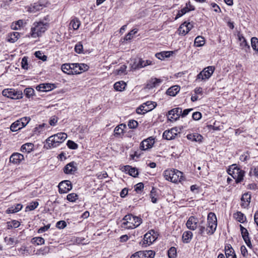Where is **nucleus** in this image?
<instances>
[{"mask_svg": "<svg viewBox=\"0 0 258 258\" xmlns=\"http://www.w3.org/2000/svg\"><path fill=\"white\" fill-rule=\"evenodd\" d=\"M185 22L182 24L178 28L179 34L185 35L188 32L187 30H186V29H185Z\"/></svg>", "mask_w": 258, "mask_h": 258, "instance_id": "obj_47", "label": "nucleus"}, {"mask_svg": "<svg viewBox=\"0 0 258 258\" xmlns=\"http://www.w3.org/2000/svg\"><path fill=\"white\" fill-rule=\"evenodd\" d=\"M19 36V33L17 32L11 33L9 35L8 41L10 42L14 43L18 40Z\"/></svg>", "mask_w": 258, "mask_h": 258, "instance_id": "obj_35", "label": "nucleus"}, {"mask_svg": "<svg viewBox=\"0 0 258 258\" xmlns=\"http://www.w3.org/2000/svg\"><path fill=\"white\" fill-rule=\"evenodd\" d=\"M124 167H125V168H129L130 169L128 174L130 175H131L133 177H136L138 175V174H139L138 171L136 168L132 167L130 165L124 166Z\"/></svg>", "mask_w": 258, "mask_h": 258, "instance_id": "obj_38", "label": "nucleus"}, {"mask_svg": "<svg viewBox=\"0 0 258 258\" xmlns=\"http://www.w3.org/2000/svg\"><path fill=\"white\" fill-rule=\"evenodd\" d=\"M152 64V61L150 60H144L142 58L135 59L133 63H131V69L136 71Z\"/></svg>", "mask_w": 258, "mask_h": 258, "instance_id": "obj_7", "label": "nucleus"}, {"mask_svg": "<svg viewBox=\"0 0 258 258\" xmlns=\"http://www.w3.org/2000/svg\"><path fill=\"white\" fill-rule=\"evenodd\" d=\"M72 75L80 74V71L79 68V63H72Z\"/></svg>", "mask_w": 258, "mask_h": 258, "instance_id": "obj_51", "label": "nucleus"}, {"mask_svg": "<svg viewBox=\"0 0 258 258\" xmlns=\"http://www.w3.org/2000/svg\"><path fill=\"white\" fill-rule=\"evenodd\" d=\"M114 132L115 136H118L123 134V128L116 126L114 130Z\"/></svg>", "mask_w": 258, "mask_h": 258, "instance_id": "obj_59", "label": "nucleus"}, {"mask_svg": "<svg viewBox=\"0 0 258 258\" xmlns=\"http://www.w3.org/2000/svg\"><path fill=\"white\" fill-rule=\"evenodd\" d=\"M70 25L72 26L74 30H77L80 25V22L78 19H74L70 22Z\"/></svg>", "mask_w": 258, "mask_h": 258, "instance_id": "obj_43", "label": "nucleus"}, {"mask_svg": "<svg viewBox=\"0 0 258 258\" xmlns=\"http://www.w3.org/2000/svg\"><path fill=\"white\" fill-rule=\"evenodd\" d=\"M34 148V145L32 143H28L23 145L21 147V151L22 152H30Z\"/></svg>", "mask_w": 258, "mask_h": 258, "instance_id": "obj_30", "label": "nucleus"}, {"mask_svg": "<svg viewBox=\"0 0 258 258\" xmlns=\"http://www.w3.org/2000/svg\"><path fill=\"white\" fill-rule=\"evenodd\" d=\"M53 136H51L46 140V144L44 146L47 149H51L59 146V145H57V141L55 139H53Z\"/></svg>", "mask_w": 258, "mask_h": 258, "instance_id": "obj_21", "label": "nucleus"}, {"mask_svg": "<svg viewBox=\"0 0 258 258\" xmlns=\"http://www.w3.org/2000/svg\"><path fill=\"white\" fill-rule=\"evenodd\" d=\"M58 186L60 194L67 193L72 188L71 182L69 180H64L60 182Z\"/></svg>", "mask_w": 258, "mask_h": 258, "instance_id": "obj_11", "label": "nucleus"}, {"mask_svg": "<svg viewBox=\"0 0 258 258\" xmlns=\"http://www.w3.org/2000/svg\"><path fill=\"white\" fill-rule=\"evenodd\" d=\"M46 6L43 3L39 2L38 3H34L33 5H31L29 8V9L30 12L34 13L36 11L42 10Z\"/></svg>", "mask_w": 258, "mask_h": 258, "instance_id": "obj_23", "label": "nucleus"}, {"mask_svg": "<svg viewBox=\"0 0 258 258\" xmlns=\"http://www.w3.org/2000/svg\"><path fill=\"white\" fill-rule=\"evenodd\" d=\"M79 68L80 69V73L87 71L89 68V66L85 63H79Z\"/></svg>", "mask_w": 258, "mask_h": 258, "instance_id": "obj_60", "label": "nucleus"}, {"mask_svg": "<svg viewBox=\"0 0 258 258\" xmlns=\"http://www.w3.org/2000/svg\"><path fill=\"white\" fill-rule=\"evenodd\" d=\"M245 172L243 170L238 167H235L233 169V174L235 175L233 177L235 179L236 183L241 182L243 179Z\"/></svg>", "mask_w": 258, "mask_h": 258, "instance_id": "obj_16", "label": "nucleus"}, {"mask_svg": "<svg viewBox=\"0 0 258 258\" xmlns=\"http://www.w3.org/2000/svg\"><path fill=\"white\" fill-rule=\"evenodd\" d=\"M38 202L36 201L32 202L26 207V209H28L29 211L34 210L38 207Z\"/></svg>", "mask_w": 258, "mask_h": 258, "instance_id": "obj_50", "label": "nucleus"}, {"mask_svg": "<svg viewBox=\"0 0 258 258\" xmlns=\"http://www.w3.org/2000/svg\"><path fill=\"white\" fill-rule=\"evenodd\" d=\"M178 130L176 127L170 130L165 131L163 134V138L167 140L174 139L177 136Z\"/></svg>", "mask_w": 258, "mask_h": 258, "instance_id": "obj_15", "label": "nucleus"}, {"mask_svg": "<svg viewBox=\"0 0 258 258\" xmlns=\"http://www.w3.org/2000/svg\"><path fill=\"white\" fill-rule=\"evenodd\" d=\"M61 70L64 73L68 75H71L73 74L72 71V63H65L61 66Z\"/></svg>", "mask_w": 258, "mask_h": 258, "instance_id": "obj_29", "label": "nucleus"}, {"mask_svg": "<svg viewBox=\"0 0 258 258\" xmlns=\"http://www.w3.org/2000/svg\"><path fill=\"white\" fill-rule=\"evenodd\" d=\"M35 55L36 57L43 61H45L47 59L46 55H44L43 53L40 51H36L35 52Z\"/></svg>", "mask_w": 258, "mask_h": 258, "instance_id": "obj_46", "label": "nucleus"}, {"mask_svg": "<svg viewBox=\"0 0 258 258\" xmlns=\"http://www.w3.org/2000/svg\"><path fill=\"white\" fill-rule=\"evenodd\" d=\"M55 87V85L53 84L46 83L39 85L37 87L36 89L39 91L47 92L51 91Z\"/></svg>", "mask_w": 258, "mask_h": 258, "instance_id": "obj_20", "label": "nucleus"}, {"mask_svg": "<svg viewBox=\"0 0 258 258\" xmlns=\"http://www.w3.org/2000/svg\"><path fill=\"white\" fill-rule=\"evenodd\" d=\"M208 225L206 228L203 225V220L201 221L198 226L199 228V234L203 235L205 232L209 235H213L215 232L217 226V220L215 214L214 213L210 212L207 218Z\"/></svg>", "mask_w": 258, "mask_h": 258, "instance_id": "obj_1", "label": "nucleus"}, {"mask_svg": "<svg viewBox=\"0 0 258 258\" xmlns=\"http://www.w3.org/2000/svg\"><path fill=\"white\" fill-rule=\"evenodd\" d=\"M144 188V184L142 182L138 183L135 186V190L137 192H140Z\"/></svg>", "mask_w": 258, "mask_h": 258, "instance_id": "obj_62", "label": "nucleus"}, {"mask_svg": "<svg viewBox=\"0 0 258 258\" xmlns=\"http://www.w3.org/2000/svg\"><path fill=\"white\" fill-rule=\"evenodd\" d=\"M155 231L151 230L144 235L143 245L145 246L151 245L157 238Z\"/></svg>", "mask_w": 258, "mask_h": 258, "instance_id": "obj_9", "label": "nucleus"}, {"mask_svg": "<svg viewBox=\"0 0 258 258\" xmlns=\"http://www.w3.org/2000/svg\"><path fill=\"white\" fill-rule=\"evenodd\" d=\"M225 253L226 256L234 254L235 252L231 245L229 244H226L225 246Z\"/></svg>", "mask_w": 258, "mask_h": 258, "instance_id": "obj_37", "label": "nucleus"}, {"mask_svg": "<svg viewBox=\"0 0 258 258\" xmlns=\"http://www.w3.org/2000/svg\"><path fill=\"white\" fill-rule=\"evenodd\" d=\"M123 222L121 225L122 228L127 229H134L138 227L142 223V219L132 214L126 215L122 219Z\"/></svg>", "mask_w": 258, "mask_h": 258, "instance_id": "obj_2", "label": "nucleus"}, {"mask_svg": "<svg viewBox=\"0 0 258 258\" xmlns=\"http://www.w3.org/2000/svg\"><path fill=\"white\" fill-rule=\"evenodd\" d=\"M154 144V139L152 137H149L141 143L140 148L141 150L145 151L151 148Z\"/></svg>", "mask_w": 258, "mask_h": 258, "instance_id": "obj_12", "label": "nucleus"}, {"mask_svg": "<svg viewBox=\"0 0 258 258\" xmlns=\"http://www.w3.org/2000/svg\"><path fill=\"white\" fill-rule=\"evenodd\" d=\"M7 228L8 229H11L12 228H16L19 227L20 225V223L17 220H12L10 222H8L7 223Z\"/></svg>", "mask_w": 258, "mask_h": 258, "instance_id": "obj_36", "label": "nucleus"}, {"mask_svg": "<svg viewBox=\"0 0 258 258\" xmlns=\"http://www.w3.org/2000/svg\"><path fill=\"white\" fill-rule=\"evenodd\" d=\"M172 53V51H163L156 53V56L158 59L162 60L165 57H169Z\"/></svg>", "mask_w": 258, "mask_h": 258, "instance_id": "obj_31", "label": "nucleus"}, {"mask_svg": "<svg viewBox=\"0 0 258 258\" xmlns=\"http://www.w3.org/2000/svg\"><path fill=\"white\" fill-rule=\"evenodd\" d=\"M180 89V87L178 85L173 86L168 89L166 94L171 96H175L179 92Z\"/></svg>", "mask_w": 258, "mask_h": 258, "instance_id": "obj_25", "label": "nucleus"}, {"mask_svg": "<svg viewBox=\"0 0 258 258\" xmlns=\"http://www.w3.org/2000/svg\"><path fill=\"white\" fill-rule=\"evenodd\" d=\"M48 23H44L42 21L35 22L33 27L31 28L30 35L33 38L39 37L45 32L48 27Z\"/></svg>", "mask_w": 258, "mask_h": 258, "instance_id": "obj_4", "label": "nucleus"}, {"mask_svg": "<svg viewBox=\"0 0 258 258\" xmlns=\"http://www.w3.org/2000/svg\"><path fill=\"white\" fill-rule=\"evenodd\" d=\"M234 217L240 223H244L246 220V217L241 212H237L233 215Z\"/></svg>", "mask_w": 258, "mask_h": 258, "instance_id": "obj_34", "label": "nucleus"}, {"mask_svg": "<svg viewBox=\"0 0 258 258\" xmlns=\"http://www.w3.org/2000/svg\"><path fill=\"white\" fill-rule=\"evenodd\" d=\"M20 121L19 120H18L12 124L10 129L12 132H16L23 127L21 126L22 124Z\"/></svg>", "mask_w": 258, "mask_h": 258, "instance_id": "obj_33", "label": "nucleus"}, {"mask_svg": "<svg viewBox=\"0 0 258 258\" xmlns=\"http://www.w3.org/2000/svg\"><path fill=\"white\" fill-rule=\"evenodd\" d=\"M251 44L253 49L258 52V39L256 37H252L251 39Z\"/></svg>", "mask_w": 258, "mask_h": 258, "instance_id": "obj_44", "label": "nucleus"}, {"mask_svg": "<svg viewBox=\"0 0 258 258\" xmlns=\"http://www.w3.org/2000/svg\"><path fill=\"white\" fill-rule=\"evenodd\" d=\"M159 82H150V83H148L146 85L145 89L149 90L151 89L154 88L156 86V84Z\"/></svg>", "mask_w": 258, "mask_h": 258, "instance_id": "obj_61", "label": "nucleus"}, {"mask_svg": "<svg viewBox=\"0 0 258 258\" xmlns=\"http://www.w3.org/2000/svg\"><path fill=\"white\" fill-rule=\"evenodd\" d=\"M138 125V122L135 120H130L128 122V126L130 128H136Z\"/></svg>", "mask_w": 258, "mask_h": 258, "instance_id": "obj_52", "label": "nucleus"}, {"mask_svg": "<svg viewBox=\"0 0 258 258\" xmlns=\"http://www.w3.org/2000/svg\"><path fill=\"white\" fill-rule=\"evenodd\" d=\"M30 120V118L29 117H23L19 119V121H20V122L22 124L21 126H23V127L25 126L28 124V123L29 122Z\"/></svg>", "mask_w": 258, "mask_h": 258, "instance_id": "obj_56", "label": "nucleus"}, {"mask_svg": "<svg viewBox=\"0 0 258 258\" xmlns=\"http://www.w3.org/2000/svg\"><path fill=\"white\" fill-rule=\"evenodd\" d=\"M77 169V163L74 161L67 164L63 168V171L66 174H73Z\"/></svg>", "mask_w": 258, "mask_h": 258, "instance_id": "obj_18", "label": "nucleus"}, {"mask_svg": "<svg viewBox=\"0 0 258 258\" xmlns=\"http://www.w3.org/2000/svg\"><path fill=\"white\" fill-rule=\"evenodd\" d=\"M250 158L248 153H244L240 156V160L242 162H245Z\"/></svg>", "mask_w": 258, "mask_h": 258, "instance_id": "obj_64", "label": "nucleus"}, {"mask_svg": "<svg viewBox=\"0 0 258 258\" xmlns=\"http://www.w3.org/2000/svg\"><path fill=\"white\" fill-rule=\"evenodd\" d=\"M126 86L125 82H116L114 84V88L116 91H122Z\"/></svg>", "mask_w": 258, "mask_h": 258, "instance_id": "obj_28", "label": "nucleus"}, {"mask_svg": "<svg viewBox=\"0 0 258 258\" xmlns=\"http://www.w3.org/2000/svg\"><path fill=\"white\" fill-rule=\"evenodd\" d=\"M199 220L195 216H190L187 220L186 226L187 228L191 230H196L198 226Z\"/></svg>", "mask_w": 258, "mask_h": 258, "instance_id": "obj_13", "label": "nucleus"}, {"mask_svg": "<svg viewBox=\"0 0 258 258\" xmlns=\"http://www.w3.org/2000/svg\"><path fill=\"white\" fill-rule=\"evenodd\" d=\"M75 51L77 53H83V46L81 42H78L75 46Z\"/></svg>", "mask_w": 258, "mask_h": 258, "instance_id": "obj_45", "label": "nucleus"}, {"mask_svg": "<svg viewBox=\"0 0 258 258\" xmlns=\"http://www.w3.org/2000/svg\"><path fill=\"white\" fill-rule=\"evenodd\" d=\"M126 69V66L124 64L121 65L118 69L116 70V74L117 75H121L123 74Z\"/></svg>", "mask_w": 258, "mask_h": 258, "instance_id": "obj_58", "label": "nucleus"}, {"mask_svg": "<svg viewBox=\"0 0 258 258\" xmlns=\"http://www.w3.org/2000/svg\"><path fill=\"white\" fill-rule=\"evenodd\" d=\"M53 139L57 141V145H59L63 142L67 138V135L64 133H59L52 135Z\"/></svg>", "mask_w": 258, "mask_h": 258, "instance_id": "obj_22", "label": "nucleus"}, {"mask_svg": "<svg viewBox=\"0 0 258 258\" xmlns=\"http://www.w3.org/2000/svg\"><path fill=\"white\" fill-rule=\"evenodd\" d=\"M240 229L242 237L244 241H245L247 246L251 248L252 247V245L250 238L249 237V233L248 232L247 230L243 226H242L241 225H240Z\"/></svg>", "mask_w": 258, "mask_h": 258, "instance_id": "obj_14", "label": "nucleus"}, {"mask_svg": "<svg viewBox=\"0 0 258 258\" xmlns=\"http://www.w3.org/2000/svg\"><path fill=\"white\" fill-rule=\"evenodd\" d=\"M23 208L22 205L21 204H17V205L15 206H13L10 208H9L6 210V213L7 214H10V213H15L19 212Z\"/></svg>", "mask_w": 258, "mask_h": 258, "instance_id": "obj_27", "label": "nucleus"}, {"mask_svg": "<svg viewBox=\"0 0 258 258\" xmlns=\"http://www.w3.org/2000/svg\"><path fill=\"white\" fill-rule=\"evenodd\" d=\"M155 192H156V191L155 190L154 188H153L152 190L151 191L150 195V198L151 199V201L153 203H154V204L156 203L157 201V199L155 197V196H156Z\"/></svg>", "mask_w": 258, "mask_h": 258, "instance_id": "obj_55", "label": "nucleus"}, {"mask_svg": "<svg viewBox=\"0 0 258 258\" xmlns=\"http://www.w3.org/2000/svg\"><path fill=\"white\" fill-rule=\"evenodd\" d=\"M34 90L32 88H26L24 91V93L26 97L30 98L34 95Z\"/></svg>", "mask_w": 258, "mask_h": 258, "instance_id": "obj_39", "label": "nucleus"}, {"mask_svg": "<svg viewBox=\"0 0 258 258\" xmlns=\"http://www.w3.org/2000/svg\"><path fill=\"white\" fill-rule=\"evenodd\" d=\"M78 196L75 193H71L69 194L67 197V200L71 202H74L78 199Z\"/></svg>", "mask_w": 258, "mask_h": 258, "instance_id": "obj_48", "label": "nucleus"}, {"mask_svg": "<svg viewBox=\"0 0 258 258\" xmlns=\"http://www.w3.org/2000/svg\"><path fill=\"white\" fill-rule=\"evenodd\" d=\"M251 200V194L250 192H247L244 194L241 198L242 203L241 206L244 208H247L250 203Z\"/></svg>", "mask_w": 258, "mask_h": 258, "instance_id": "obj_19", "label": "nucleus"}, {"mask_svg": "<svg viewBox=\"0 0 258 258\" xmlns=\"http://www.w3.org/2000/svg\"><path fill=\"white\" fill-rule=\"evenodd\" d=\"M182 108L177 107L171 109L168 111V118L171 121H175L181 116Z\"/></svg>", "mask_w": 258, "mask_h": 258, "instance_id": "obj_10", "label": "nucleus"}, {"mask_svg": "<svg viewBox=\"0 0 258 258\" xmlns=\"http://www.w3.org/2000/svg\"><path fill=\"white\" fill-rule=\"evenodd\" d=\"M168 256L169 258H176L177 256L176 248L171 247L168 250Z\"/></svg>", "mask_w": 258, "mask_h": 258, "instance_id": "obj_41", "label": "nucleus"}, {"mask_svg": "<svg viewBox=\"0 0 258 258\" xmlns=\"http://www.w3.org/2000/svg\"><path fill=\"white\" fill-rule=\"evenodd\" d=\"M66 226L67 223L64 221H59L56 224V227L59 229H63Z\"/></svg>", "mask_w": 258, "mask_h": 258, "instance_id": "obj_63", "label": "nucleus"}, {"mask_svg": "<svg viewBox=\"0 0 258 258\" xmlns=\"http://www.w3.org/2000/svg\"><path fill=\"white\" fill-rule=\"evenodd\" d=\"M240 45L241 48L244 49L246 52L250 49V46L247 44L245 39H243V40L240 42Z\"/></svg>", "mask_w": 258, "mask_h": 258, "instance_id": "obj_49", "label": "nucleus"}, {"mask_svg": "<svg viewBox=\"0 0 258 258\" xmlns=\"http://www.w3.org/2000/svg\"><path fill=\"white\" fill-rule=\"evenodd\" d=\"M192 233L190 231L183 232L182 236V241L185 243H188L192 238Z\"/></svg>", "mask_w": 258, "mask_h": 258, "instance_id": "obj_26", "label": "nucleus"}, {"mask_svg": "<svg viewBox=\"0 0 258 258\" xmlns=\"http://www.w3.org/2000/svg\"><path fill=\"white\" fill-rule=\"evenodd\" d=\"M67 146L71 149H77L78 147V145L74 141L69 140L67 142Z\"/></svg>", "mask_w": 258, "mask_h": 258, "instance_id": "obj_54", "label": "nucleus"}, {"mask_svg": "<svg viewBox=\"0 0 258 258\" xmlns=\"http://www.w3.org/2000/svg\"><path fill=\"white\" fill-rule=\"evenodd\" d=\"M31 242L33 244H36L37 245H41L44 244L45 240L44 238L41 237H37L32 238Z\"/></svg>", "mask_w": 258, "mask_h": 258, "instance_id": "obj_42", "label": "nucleus"}, {"mask_svg": "<svg viewBox=\"0 0 258 258\" xmlns=\"http://www.w3.org/2000/svg\"><path fill=\"white\" fill-rule=\"evenodd\" d=\"M166 180L176 183L184 180L183 173L177 169H167L164 172Z\"/></svg>", "mask_w": 258, "mask_h": 258, "instance_id": "obj_3", "label": "nucleus"}, {"mask_svg": "<svg viewBox=\"0 0 258 258\" xmlns=\"http://www.w3.org/2000/svg\"><path fill=\"white\" fill-rule=\"evenodd\" d=\"M3 96L13 99H19L23 97L22 91H16L14 89H6L2 92Z\"/></svg>", "mask_w": 258, "mask_h": 258, "instance_id": "obj_6", "label": "nucleus"}, {"mask_svg": "<svg viewBox=\"0 0 258 258\" xmlns=\"http://www.w3.org/2000/svg\"><path fill=\"white\" fill-rule=\"evenodd\" d=\"M157 103L155 102L147 101L141 105L136 109V112L139 114H144L152 110L155 108Z\"/></svg>", "mask_w": 258, "mask_h": 258, "instance_id": "obj_5", "label": "nucleus"}, {"mask_svg": "<svg viewBox=\"0 0 258 258\" xmlns=\"http://www.w3.org/2000/svg\"><path fill=\"white\" fill-rule=\"evenodd\" d=\"M205 43V39L201 36H197L195 40V44L197 46H203Z\"/></svg>", "mask_w": 258, "mask_h": 258, "instance_id": "obj_40", "label": "nucleus"}, {"mask_svg": "<svg viewBox=\"0 0 258 258\" xmlns=\"http://www.w3.org/2000/svg\"><path fill=\"white\" fill-rule=\"evenodd\" d=\"M187 138L189 140L191 141L197 142H201L203 139V136L198 133H195L193 134H189L187 136Z\"/></svg>", "mask_w": 258, "mask_h": 258, "instance_id": "obj_24", "label": "nucleus"}, {"mask_svg": "<svg viewBox=\"0 0 258 258\" xmlns=\"http://www.w3.org/2000/svg\"><path fill=\"white\" fill-rule=\"evenodd\" d=\"M138 32L137 29H133L132 31H131L125 37V39L126 40H129L132 39L133 35H135L136 33H137Z\"/></svg>", "mask_w": 258, "mask_h": 258, "instance_id": "obj_53", "label": "nucleus"}, {"mask_svg": "<svg viewBox=\"0 0 258 258\" xmlns=\"http://www.w3.org/2000/svg\"><path fill=\"white\" fill-rule=\"evenodd\" d=\"M215 67L209 66L205 69L200 72L197 76L198 79H201L202 80L208 79L212 76L215 71Z\"/></svg>", "mask_w": 258, "mask_h": 258, "instance_id": "obj_8", "label": "nucleus"}, {"mask_svg": "<svg viewBox=\"0 0 258 258\" xmlns=\"http://www.w3.org/2000/svg\"><path fill=\"white\" fill-rule=\"evenodd\" d=\"M24 159L23 155L19 153H14L10 156V162L15 164H19Z\"/></svg>", "mask_w": 258, "mask_h": 258, "instance_id": "obj_17", "label": "nucleus"}, {"mask_svg": "<svg viewBox=\"0 0 258 258\" xmlns=\"http://www.w3.org/2000/svg\"><path fill=\"white\" fill-rule=\"evenodd\" d=\"M194 11L193 8L191 7L190 9H188L187 7H184L183 9H181L180 10L178 11L177 14L176 15V17L175 18V20H177L178 18L181 17L183 15L186 14V13L191 11Z\"/></svg>", "mask_w": 258, "mask_h": 258, "instance_id": "obj_32", "label": "nucleus"}, {"mask_svg": "<svg viewBox=\"0 0 258 258\" xmlns=\"http://www.w3.org/2000/svg\"><path fill=\"white\" fill-rule=\"evenodd\" d=\"M28 57L24 56L21 61V66L22 68L24 69L27 70L28 69Z\"/></svg>", "mask_w": 258, "mask_h": 258, "instance_id": "obj_57", "label": "nucleus"}]
</instances>
